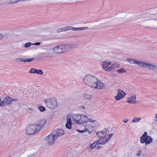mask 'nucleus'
Returning <instances> with one entry per match:
<instances>
[{"instance_id": "52", "label": "nucleus", "mask_w": 157, "mask_h": 157, "mask_svg": "<svg viewBox=\"0 0 157 157\" xmlns=\"http://www.w3.org/2000/svg\"><path fill=\"white\" fill-rule=\"evenodd\" d=\"M155 118L157 119V113L156 114L155 116Z\"/></svg>"}, {"instance_id": "51", "label": "nucleus", "mask_w": 157, "mask_h": 157, "mask_svg": "<svg viewBox=\"0 0 157 157\" xmlns=\"http://www.w3.org/2000/svg\"><path fill=\"white\" fill-rule=\"evenodd\" d=\"M80 108H81L82 109H85V107H84L83 106H80Z\"/></svg>"}, {"instance_id": "54", "label": "nucleus", "mask_w": 157, "mask_h": 157, "mask_svg": "<svg viewBox=\"0 0 157 157\" xmlns=\"http://www.w3.org/2000/svg\"><path fill=\"white\" fill-rule=\"evenodd\" d=\"M155 15L157 16V13L155 14Z\"/></svg>"}, {"instance_id": "47", "label": "nucleus", "mask_w": 157, "mask_h": 157, "mask_svg": "<svg viewBox=\"0 0 157 157\" xmlns=\"http://www.w3.org/2000/svg\"><path fill=\"white\" fill-rule=\"evenodd\" d=\"M27 58H22V62H26Z\"/></svg>"}, {"instance_id": "28", "label": "nucleus", "mask_w": 157, "mask_h": 157, "mask_svg": "<svg viewBox=\"0 0 157 157\" xmlns=\"http://www.w3.org/2000/svg\"><path fill=\"white\" fill-rule=\"evenodd\" d=\"M117 72L118 73H123L124 72H126V71L124 68H121L120 69L117 70Z\"/></svg>"}, {"instance_id": "10", "label": "nucleus", "mask_w": 157, "mask_h": 157, "mask_svg": "<svg viewBox=\"0 0 157 157\" xmlns=\"http://www.w3.org/2000/svg\"><path fill=\"white\" fill-rule=\"evenodd\" d=\"M46 121L44 120H39L37 124H35V125L37 126L38 131L39 132L41 129L44 127V125L46 123Z\"/></svg>"}, {"instance_id": "40", "label": "nucleus", "mask_w": 157, "mask_h": 157, "mask_svg": "<svg viewBox=\"0 0 157 157\" xmlns=\"http://www.w3.org/2000/svg\"><path fill=\"white\" fill-rule=\"evenodd\" d=\"M88 120L90 122L92 123H94L96 121V120L92 119V118H88Z\"/></svg>"}, {"instance_id": "17", "label": "nucleus", "mask_w": 157, "mask_h": 157, "mask_svg": "<svg viewBox=\"0 0 157 157\" xmlns=\"http://www.w3.org/2000/svg\"><path fill=\"white\" fill-rule=\"evenodd\" d=\"M99 140L97 141L98 144H104L108 141V139L105 136L101 137Z\"/></svg>"}, {"instance_id": "39", "label": "nucleus", "mask_w": 157, "mask_h": 157, "mask_svg": "<svg viewBox=\"0 0 157 157\" xmlns=\"http://www.w3.org/2000/svg\"><path fill=\"white\" fill-rule=\"evenodd\" d=\"M113 135V134L111 133L110 134H109L107 136V139H108V141L110 139L111 137Z\"/></svg>"}, {"instance_id": "35", "label": "nucleus", "mask_w": 157, "mask_h": 157, "mask_svg": "<svg viewBox=\"0 0 157 157\" xmlns=\"http://www.w3.org/2000/svg\"><path fill=\"white\" fill-rule=\"evenodd\" d=\"M10 3L11 4H13L17 3L20 0H9Z\"/></svg>"}, {"instance_id": "31", "label": "nucleus", "mask_w": 157, "mask_h": 157, "mask_svg": "<svg viewBox=\"0 0 157 157\" xmlns=\"http://www.w3.org/2000/svg\"><path fill=\"white\" fill-rule=\"evenodd\" d=\"M11 102H15L16 103L18 104L20 103V101H19L18 99L17 98H11Z\"/></svg>"}, {"instance_id": "3", "label": "nucleus", "mask_w": 157, "mask_h": 157, "mask_svg": "<svg viewBox=\"0 0 157 157\" xmlns=\"http://www.w3.org/2000/svg\"><path fill=\"white\" fill-rule=\"evenodd\" d=\"M140 142L141 144L145 143V145H147L152 142V139L150 136H148L146 132H144L143 134L140 137Z\"/></svg>"}, {"instance_id": "7", "label": "nucleus", "mask_w": 157, "mask_h": 157, "mask_svg": "<svg viewBox=\"0 0 157 157\" xmlns=\"http://www.w3.org/2000/svg\"><path fill=\"white\" fill-rule=\"evenodd\" d=\"M11 98L9 96L6 97L3 101L0 102V106L3 107L10 104L11 102Z\"/></svg>"}, {"instance_id": "50", "label": "nucleus", "mask_w": 157, "mask_h": 157, "mask_svg": "<svg viewBox=\"0 0 157 157\" xmlns=\"http://www.w3.org/2000/svg\"><path fill=\"white\" fill-rule=\"evenodd\" d=\"M101 147L100 146H96V149H98L99 148H100Z\"/></svg>"}, {"instance_id": "16", "label": "nucleus", "mask_w": 157, "mask_h": 157, "mask_svg": "<svg viewBox=\"0 0 157 157\" xmlns=\"http://www.w3.org/2000/svg\"><path fill=\"white\" fill-rule=\"evenodd\" d=\"M61 46L63 52H68L70 50L69 44H62Z\"/></svg>"}, {"instance_id": "8", "label": "nucleus", "mask_w": 157, "mask_h": 157, "mask_svg": "<svg viewBox=\"0 0 157 157\" xmlns=\"http://www.w3.org/2000/svg\"><path fill=\"white\" fill-rule=\"evenodd\" d=\"M111 62L108 61H104L102 64V68L105 71H111Z\"/></svg>"}, {"instance_id": "26", "label": "nucleus", "mask_w": 157, "mask_h": 157, "mask_svg": "<svg viewBox=\"0 0 157 157\" xmlns=\"http://www.w3.org/2000/svg\"><path fill=\"white\" fill-rule=\"evenodd\" d=\"M70 46V50L76 48L78 46V45L75 44H69Z\"/></svg>"}, {"instance_id": "49", "label": "nucleus", "mask_w": 157, "mask_h": 157, "mask_svg": "<svg viewBox=\"0 0 157 157\" xmlns=\"http://www.w3.org/2000/svg\"><path fill=\"white\" fill-rule=\"evenodd\" d=\"M128 119H125L123 120V121L125 123H127L128 121Z\"/></svg>"}, {"instance_id": "4", "label": "nucleus", "mask_w": 157, "mask_h": 157, "mask_svg": "<svg viewBox=\"0 0 157 157\" xmlns=\"http://www.w3.org/2000/svg\"><path fill=\"white\" fill-rule=\"evenodd\" d=\"M37 127L35 124L29 125L26 129V134L28 135H31L34 134L36 132H38Z\"/></svg>"}, {"instance_id": "32", "label": "nucleus", "mask_w": 157, "mask_h": 157, "mask_svg": "<svg viewBox=\"0 0 157 157\" xmlns=\"http://www.w3.org/2000/svg\"><path fill=\"white\" fill-rule=\"evenodd\" d=\"M40 75H42L43 74V72L41 70L36 69V73Z\"/></svg>"}, {"instance_id": "33", "label": "nucleus", "mask_w": 157, "mask_h": 157, "mask_svg": "<svg viewBox=\"0 0 157 157\" xmlns=\"http://www.w3.org/2000/svg\"><path fill=\"white\" fill-rule=\"evenodd\" d=\"M44 57L45 58H49L51 57L52 56L51 55L49 54H47V52H44L43 54Z\"/></svg>"}, {"instance_id": "53", "label": "nucleus", "mask_w": 157, "mask_h": 157, "mask_svg": "<svg viewBox=\"0 0 157 157\" xmlns=\"http://www.w3.org/2000/svg\"><path fill=\"white\" fill-rule=\"evenodd\" d=\"M28 108H29V109H29V110H31V108H30L29 107H28Z\"/></svg>"}, {"instance_id": "24", "label": "nucleus", "mask_w": 157, "mask_h": 157, "mask_svg": "<svg viewBox=\"0 0 157 157\" xmlns=\"http://www.w3.org/2000/svg\"><path fill=\"white\" fill-rule=\"evenodd\" d=\"M119 67V65L117 63H113L111 65V71L118 68Z\"/></svg>"}, {"instance_id": "1", "label": "nucleus", "mask_w": 157, "mask_h": 157, "mask_svg": "<svg viewBox=\"0 0 157 157\" xmlns=\"http://www.w3.org/2000/svg\"><path fill=\"white\" fill-rule=\"evenodd\" d=\"M84 81L86 84L94 88V86H97L96 83L98 82V78L91 75H87L84 77Z\"/></svg>"}, {"instance_id": "29", "label": "nucleus", "mask_w": 157, "mask_h": 157, "mask_svg": "<svg viewBox=\"0 0 157 157\" xmlns=\"http://www.w3.org/2000/svg\"><path fill=\"white\" fill-rule=\"evenodd\" d=\"M38 108L41 111V112H43L45 110V108L42 105H39L38 106Z\"/></svg>"}, {"instance_id": "5", "label": "nucleus", "mask_w": 157, "mask_h": 157, "mask_svg": "<svg viewBox=\"0 0 157 157\" xmlns=\"http://www.w3.org/2000/svg\"><path fill=\"white\" fill-rule=\"evenodd\" d=\"M56 138L51 132L46 138V140L48 144L49 145H52L54 144L55 140Z\"/></svg>"}, {"instance_id": "42", "label": "nucleus", "mask_w": 157, "mask_h": 157, "mask_svg": "<svg viewBox=\"0 0 157 157\" xmlns=\"http://www.w3.org/2000/svg\"><path fill=\"white\" fill-rule=\"evenodd\" d=\"M142 153V151L141 150H139L137 153L136 154V155L137 156H140V155Z\"/></svg>"}, {"instance_id": "20", "label": "nucleus", "mask_w": 157, "mask_h": 157, "mask_svg": "<svg viewBox=\"0 0 157 157\" xmlns=\"http://www.w3.org/2000/svg\"><path fill=\"white\" fill-rule=\"evenodd\" d=\"M136 98V96L133 95L128 99L127 102L132 104H135L136 103L135 101Z\"/></svg>"}, {"instance_id": "43", "label": "nucleus", "mask_w": 157, "mask_h": 157, "mask_svg": "<svg viewBox=\"0 0 157 157\" xmlns=\"http://www.w3.org/2000/svg\"><path fill=\"white\" fill-rule=\"evenodd\" d=\"M40 42H38L35 43L34 44H33V45H36V46H39L40 44Z\"/></svg>"}, {"instance_id": "21", "label": "nucleus", "mask_w": 157, "mask_h": 157, "mask_svg": "<svg viewBox=\"0 0 157 157\" xmlns=\"http://www.w3.org/2000/svg\"><path fill=\"white\" fill-rule=\"evenodd\" d=\"M80 114H75L72 117L73 121H75L76 123L78 124V121L80 119Z\"/></svg>"}, {"instance_id": "37", "label": "nucleus", "mask_w": 157, "mask_h": 157, "mask_svg": "<svg viewBox=\"0 0 157 157\" xmlns=\"http://www.w3.org/2000/svg\"><path fill=\"white\" fill-rule=\"evenodd\" d=\"M71 26H67L63 28L64 31H67L71 29Z\"/></svg>"}, {"instance_id": "11", "label": "nucleus", "mask_w": 157, "mask_h": 157, "mask_svg": "<svg viewBox=\"0 0 157 157\" xmlns=\"http://www.w3.org/2000/svg\"><path fill=\"white\" fill-rule=\"evenodd\" d=\"M141 67L144 68H146L151 70L155 69L156 67V66L150 64V63H146L144 62H142Z\"/></svg>"}, {"instance_id": "45", "label": "nucleus", "mask_w": 157, "mask_h": 157, "mask_svg": "<svg viewBox=\"0 0 157 157\" xmlns=\"http://www.w3.org/2000/svg\"><path fill=\"white\" fill-rule=\"evenodd\" d=\"M15 60L18 62H22V58H18L15 59Z\"/></svg>"}, {"instance_id": "13", "label": "nucleus", "mask_w": 157, "mask_h": 157, "mask_svg": "<svg viewBox=\"0 0 157 157\" xmlns=\"http://www.w3.org/2000/svg\"><path fill=\"white\" fill-rule=\"evenodd\" d=\"M97 86H94V88L98 89H102L105 87L104 83L98 79V82L96 83Z\"/></svg>"}, {"instance_id": "34", "label": "nucleus", "mask_w": 157, "mask_h": 157, "mask_svg": "<svg viewBox=\"0 0 157 157\" xmlns=\"http://www.w3.org/2000/svg\"><path fill=\"white\" fill-rule=\"evenodd\" d=\"M87 27H78L76 28V31L77 30H81L85 29H86L87 28Z\"/></svg>"}, {"instance_id": "23", "label": "nucleus", "mask_w": 157, "mask_h": 157, "mask_svg": "<svg viewBox=\"0 0 157 157\" xmlns=\"http://www.w3.org/2000/svg\"><path fill=\"white\" fill-rule=\"evenodd\" d=\"M85 99H89L92 98V93L90 91L86 92L83 94Z\"/></svg>"}, {"instance_id": "12", "label": "nucleus", "mask_w": 157, "mask_h": 157, "mask_svg": "<svg viewBox=\"0 0 157 157\" xmlns=\"http://www.w3.org/2000/svg\"><path fill=\"white\" fill-rule=\"evenodd\" d=\"M80 119L78 121V124H82L87 122L88 118L86 115L84 114L80 115Z\"/></svg>"}, {"instance_id": "46", "label": "nucleus", "mask_w": 157, "mask_h": 157, "mask_svg": "<svg viewBox=\"0 0 157 157\" xmlns=\"http://www.w3.org/2000/svg\"><path fill=\"white\" fill-rule=\"evenodd\" d=\"M71 29L73 31H76V28L71 26Z\"/></svg>"}, {"instance_id": "19", "label": "nucleus", "mask_w": 157, "mask_h": 157, "mask_svg": "<svg viewBox=\"0 0 157 157\" xmlns=\"http://www.w3.org/2000/svg\"><path fill=\"white\" fill-rule=\"evenodd\" d=\"M107 131V129L105 128L102 131L97 133V135L100 137L105 136L106 134Z\"/></svg>"}, {"instance_id": "41", "label": "nucleus", "mask_w": 157, "mask_h": 157, "mask_svg": "<svg viewBox=\"0 0 157 157\" xmlns=\"http://www.w3.org/2000/svg\"><path fill=\"white\" fill-rule=\"evenodd\" d=\"M77 131L80 133H85L86 132V130L85 129L82 130H80L78 129H77Z\"/></svg>"}, {"instance_id": "36", "label": "nucleus", "mask_w": 157, "mask_h": 157, "mask_svg": "<svg viewBox=\"0 0 157 157\" xmlns=\"http://www.w3.org/2000/svg\"><path fill=\"white\" fill-rule=\"evenodd\" d=\"M36 69L34 68H31L29 71V73H36Z\"/></svg>"}, {"instance_id": "22", "label": "nucleus", "mask_w": 157, "mask_h": 157, "mask_svg": "<svg viewBox=\"0 0 157 157\" xmlns=\"http://www.w3.org/2000/svg\"><path fill=\"white\" fill-rule=\"evenodd\" d=\"M67 123L66 124V128L68 129H71L72 127L71 120L70 118H67Z\"/></svg>"}, {"instance_id": "44", "label": "nucleus", "mask_w": 157, "mask_h": 157, "mask_svg": "<svg viewBox=\"0 0 157 157\" xmlns=\"http://www.w3.org/2000/svg\"><path fill=\"white\" fill-rule=\"evenodd\" d=\"M34 59V58H33V59H27L26 62H31L32 60H33Z\"/></svg>"}, {"instance_id": "9", "label": "nucleus", "mask_w": 157, "mask_h": 157, "mask_svg": "<svg viewBox=\"0 0 157 157\" xmlns=\"http://www.w3.org/2000/svg\"><path fill=\"white\" fill-rule=\"evenodd\" d=\"M126 93L121 89H118L117 90V94L115 97V98L117 100H119L121 98H124Z\"/></svg>"}, {"instance_id": "18", "label": "nucleus", "mask_w": 157, "mask_h": 157, "mask_svg": "<svg viewBox=\"0 0 157 157\" xmlns=\"http://www.w3.org/2000/svg\"><path fill=\"white\" fill-rule=\"evenodd\" d=\"M85 130H86V132H88L89 133H90L93 131V126L89 124H86L84 126Z\"/></svg>"}, {"instance_id": "25", "label": "nucleus", "mask_w": 157, "mask_h": 157, "mask_svg": "<svg viewBox=\"0 0 157 157\" xmlns=\"http://www.w3.org/2000/svg\"><path fill=\"white\" fill-rule=\"evenodd\" d=\"M98 144V143L97 141H95L93 143L91 144L90 146L89 147L90 149H93L96 147V146Z\"/></svg>"}, {"instance_id": "48", "label": "nucleus", "mask_w": 157, "mask_h": 157, "mask_svg": "<svg viewBox=\"0 0 157 157\" xmlns=\"http://www.w3.org/2000/svg\"><path fill=\"white\" fill-rule=\"evenodd\" d=\"M3 37V36L0 33V40Z\"/></svg>"}, {"instance_id": "30", "label": "nucleus", "mask_w": 157, "mask_h": 157, "mask_svg": "<svg viewBox=\"0 0 157 157\" xmlns=\"http://www.w3.org/2000/svg\"><path fill=\"white\" fill-rule=\"evenodd\" d=\"M32 45H33V43L29 42L25 44L24 47L25 48H27L30 47Z\"/></svg>"}, {"instance_id": "27", "label": "nucleus", "mask_w": 157, "mask_h": 157, "mask_svg": "<svg viewBox=\"0 0 157 157\" xmlns=\"http://www.w3.org/2000/svg\"><path fill=\"white\" fill-rule=\"evenodd\" d=\"M141 120V119L140 118H137V117H135L132 120V123L138 122H139Z\"/></svg>"}, {"instance_id": "38", "label": "nucleus", "mask_w": 157, "mask_h": 157, "mask_svg": "<svg viewBox=\"0 0 157 157\" xmlns=\"http://www.w3.org/2000/svg\"><path fill=\"white\" fill-rule=\"evenodd\" d=\"M63 31H64L63 28L61 29H59L57 30V32L59 33Z\"/></svg>"}, {"instance_id": "14", "label": "nucleus", "mask_w": 157, "mask_h": 157, "mask_svg": "<svg viewBox=\"0 0 157 157\" xmlns=\"http://www.w3.org/2000/svg\"><path fill=\"white\" fill-rule=\"evenodd\" d=\"M53 51L56 53L60 54L63 53L61 45L54 47L53 48Z\"/></svg>"}, {"instance_id": "6", "label": "nucleus", "mask_w": 157, "mask_h": 157, "mask_svg": "<svg viewBox=\"0 0 157 157\" xmlns=\"http://www.w3.org/2000/svg\"><path fill=\"white\" fill-rule=\"evenodd\" d=\"M52 132L56 139L64 134V131L62 129H56L52 131Z\"/></svg>"}, {"instance_id": "2", "label": "nucleus", "mask_w": 157, "mask_h": 157, "mask_svg": "<svg viewBox=\"0 0 157 157\" xmlns=\"http://www.w3.org/2000/svg\"><path fill=\"white\" fill-rule=\"evenodd\" d=\"M47 106L50 109H55L57 106L58 104L56 99L54 98H48L44 100Z\"/></svg>"}, {"instance_id": "15", "label": "nucleus", "mask_w": 157, "mask_h": 157, "mask_svg": "<svg viewBox=\"0 0 157 157\" xmlns=\"http://www.w3.org/2000/svg\"><path fill=\"white\" fill-rule=\"evenodd\" d=\"M127 61L131 64H137L141 67L142 62L140 60H136L132 59H127Z\"/></svg>"}]
</instances>
